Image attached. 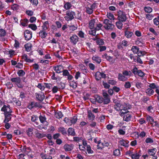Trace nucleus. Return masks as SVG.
<instances>
[{
	"instance_id": "nucleus-52",
	"label": "nucleus",
	"mask_w": 159,
	"mask_h": 159,
	"mask_svg": "<svg viewBox=\"0 0 159 159\" xmlns=\"http://www.w3.org/2000/svg\"><path fill=\"white\" fill-rule=\"evenodd\" d=\"M39 89H40L42 91H44L45 89V87L42 84L39 83L38 84V85L37 86Z\"/></svg>"
},
{
	"instance_id": "nucleus-63",
	"label": "nucleus",
	"mask_w": 159,
	"mask_h": 159,
	"mask_svg": "<svg viewBox=\"0 0 159 159\" xmlns=\"http://www.w3.org/2000/svg\"><path fill=\"white\" fill-rule=\"evenodd\" d=\"M149 87L150 89L151 88L152 89H157L158 88L157 86L155 84V83H152L150 84L149 85Z\"/></svg>"
},
{
	"instance_id": "nucleus-40",
	"label": "nucleus",
	"mask_w": 159,
	"mask_h": 159,
	"mask_svg": "<svg viewBox=\"0 0 159 159\" xmlns=\"http://www.w3.org/2000/svg\"><path fill=\"white\" fill-rule=\"evenodd\" d=\"M36 137L39 139H41L45 137L46 136L45 134H41L37 132L35 134Z\"/></svg>"
},
{
	"instance_id": "nucleus-41",
	"label": "nucleus",
	"mask_w": 159,
	"mask_h": 159,
	"mask_svg": "<svg viewBox=\"0 0 159 159\" xmlns=\"http://www.w3.org/2000/svg\"><path fill=\"white\" fill-rule=\"evenodd\" d=\"M39 120L41 123H43L46 121V118L44 116L40 115L39 116Z\"/></svg>"
},
{
	"instance_id": "nucleus-36",
	"label": "nucleus",
	"mask_w": 159,
	"mask_h": 159,
	"mask_svg": "<svg viewBox=\"0 0 159 159\" xmlns=\"http://www.w3.org/2000/svg\"><path fill=\"white\" fill-rule=\"evenodd\" d=\"M58 131L61 133L63 135H66V131L65 129L63 127H59L58 129Z\"/></svg>"
},
{
	"instance_id": "nucleus-24",
	"label": "nucleus",
	"mask_w": 159,
	"mask_h": 159,
	"mask_svg": "<svg viewBox=\"0 0 159 159\" xmlns=\"http://www.w3.org/2000/svg\"><path fill=\"white\" fill-rule=\"evenodd\" d=\"M134 34L131 31L126 30L125 31V35L127 38H130Z\"/></svg>"
},
{
	"instance_id": "nucleus-34",
	"label": "nucleus",
	"mask_w": 159,
	"mask_h": 159,
	"mask_svg": "<svg viewBox=\"0 0 159 159\" xmlns=\"http://www.w3.org/2000/svg\"><path fill=\"white\" fill-rule=\"evenodd\" d=\"M146 120L147 121L150 123L151 124L153 125V122L154 121V120L152 117L149 115L147 116H146Z\"/></svg>"
},
{
	"instance_id": "nucleus-31",
	"label": "nucleus",
	"mask_w": 159,
	"mask_h": 159,
	"mask_svg": "<svg viewBox=\"0 0 159 159\" xmlns=\"http://www.w3.org/2000/svg\"><path fill=\"white\" fill-rule=\"evenodd\" d=\"M32 44L30 43H28L25 45V47L26 50L27 52H29L31 50Z\"/></svg>"
},
{
	"instance_id": "nucleus-4",
	"label": "nucleus",
	"mask_w": 159,
	"mask_h": 159,
	"mask_svg": "<svg viewBox=\"0 0 159 159\" xmlns=\"http://www.w3.org/2000/svg\"><path fill=\"white\" fill-rule=\"evenodd\" d=\"M1 111L3 112V114L10 112H12L11 107L8 104H4L1 109Z\"/></svg>"
},
{
	"instance_id": "nucleus-21",
	"label": "nucleus",
	"mask_w": 159,
	"mask_h": 159,
	"mask_svg": "<svg viewBox=\"0 0 159 159\" xmlns=\"http://www.w3.org/2000/svg\"><path fill=\"white\" fill-rule=\"evenodd\" d=\"M122 104L120 102L117 101L116 103V105L114 106V108L117 111H121Z\"/></svg>"
},
{
	"instance_id": "nucleus-25",
	"label": "nucleus",
	"mask_w": 159,
	"mask_h": 159,
	"mask_svg": "<svg viewBox=\"0 0 159 159\" xmlns=\"http://www.w3.org/2000/svg\"><path fill=\"white\" fill-rule=\"evenodd\" d=\"M148 154L150 156H154L157 152V149L155 148L149 149L148 150Z\"/></svg>"
},
{
	"instance_id": "nucleus-5",
	"label": "nucleus",
	"mask_w": 159,
	"mask_h": 159,
	"mask_svg": "<svg viewBox=\"0 0 159 159\" xmlns=\"http://www.w3.org/2000/svg\"><path fill=\"white\" fill-rule=\"evenodd\" d=\"M120 115L121 116H124L123 120L125 121H128L131 118V115L129 113V111H122L120 112Z\"/></svg>"
},
{
	"instance_id": "nucleus-46",
	"label": "nucleus",
	"mask_w": 159,
	"mask_h": 159,
	"mask_svg": "<svg viewBox=\"0 0 159 159\" xmlns=\"http://www.w3.org/2000/svg\"><path fill=\"white\" fill-rule=\"evenodd\" d=\"M107 17L110 20H114L115 19L114 16L113 14L109 13L107 14Z\"/></svg>"
},
{
	"instance_id": "nucleus-51",
	"label": "nucleus",
	"mask_w": 159,
	"mask_h": 159,
	"mask_svg": "<svg viewBox=\"0 0 159 159\" xmlns=\"http://www.w3.org/2000/svg\"><path fill=\"white\" fill-rule=\"evenodd\" d=\"M134 61L140 64H142L143 62L141 59L139 57H136L134 58Z\"/></svg>"
},
{
	"instance_id": "nucleus-43",
	"label": "nucleus",
	"mask_w": 159,
	"mask_h": 159,
	"mask_svg": "<svg viewBox=\"0 0 159 159\" xmlns=\"http://www.w3.org/2000/svg\"><path fill=\"white\" fill-rule=\"evenodd\" d=\"M55 116L57 118L60 119L62 117L63 115L61 112L58 111L55 113Z\"/></svg>"
},
{
	"instance_id": "nucleus-22",
	"label": "nucleus",
	"mask_w": 159,
	"mask_h": 159,
	"mask_svg": "<svg viewBox=\"0 0 159 159\" xmlns=\"http://www.w3.org/2000/svg\"><path fill=\"white\" fill-rule=\"evenodd\" d=\"M118 80L121 81H125L128 80L127 78L123 74L119 73L118 74Z\"/></svg>"
},
{
	"instance_id": "nucleus-45",
	"label": "nucleus",
	"mask_w": 159,
	"mask_h": 159,
	"mask_svg": "<svg viewBox=\"0 0 159 159\" xmlns=\"http://www.w3.org/2000/svg\"><path fill=\"white\" fill-rule=\"evenodd\" d=\"M96 43L97 44L99 45H103L104 44V42L102 39L98 38V40L96 41Z\"/></svg>"
},
{
	"instance_id": "nucleus-56",
	"label": "nucleus",
	"mask_w": 159,
	"mask_h": 159,
	"mask_svg": "<svg viewBox=\"0 0 159 159\" xmlns=\"http://www.w3.org/2000/svg\"><path fill=\"white\" fill-rule=\"evenodd\" d=\"M87 151L89 154H92L93 152V151L91 149V147L89 145L87 146Z\"/></svg>"
},
{
	"instance_id": "nucleus-1",
	"label": "nucleus",
	"mask_w": 159,
	"mask_h": 159,
	"mask_svg": "<svg viewBox=\"0 0 159 159\" xmlns=\"http://www.w3.org/2000/svg\"><path fill=\"white\" fill-rule=\"evenodd\" d=\"M96 7L95 3H93L91 5L89 2H87V5L85 7V12L89 14H91L93 12V10Z\"/></svg>"
},
{
	"instance_id": "nucleus-54",
	"label": "nucleus",
	"mask_w": 159,
	"mask_h": 159,
	"mask_svg": "<svg viewBox=\"0 0 159 159\" xmlns=\"http://www.w3.org/2000/svg\"><path fill=\"white\" fill-rule=\"evenodd\" d=\"M17 74L19 76H22L25 74V72L23 70H20L17 72Z\"/></svg>"
},
{
	"instance_id": "nucleus-6",
	"label": "nucleus",
	"mask_w": 159,
	"mask_h": 159,
	"mask_svg": "<svg viewBox=\"0 0 159 159\" xmlns=\"http://www.w3.org/2000/svg\"><path fill=\"white\" fill-rule=\"evenodd\" d=\"M75 15V12L72 11H67L64 17L65 20L67 21L71 20L74 19V16Z\"/></svg>"
},
{
	"instance_id": "nucleus-53",
	"label": "nucleus",
	"mask_w": 159,
	"mask_h": 159,
	"mask_svg": "<svg viewBox=\"0 0 159 159\" xmlns=\"http://www.w3.org/2000/svg\"><path fill=\"white\" fill-rule=\"evenodd\" d=\"M140 155L139 154H133V155H131V157L133 159H139Z\"/></svg>"
},
{
	"instance_id": "nucleus-57",
	"label": "nucleus",
	"mask_w": 159,
	"mask_h": 159,
	"mask_svg": "<svg viewBox=\"0 0 159 159\" xmlns=\"http://www.w3.org/2000/svg\"><path fill=\"white\" fill-rule=\"evenodd\" d=\"M96 30L95 29H94L93 30L91 29V30L89 31V34H90L95 36L96 35Z\"/></svg>"
},
{
	"instance_id": "nucleus-37",
	"label": "nucleus",
	"mask_w": 159,
	"mask_h": 159,
	"mask_svg": "<svg viewBox=\"0 0 159 159\" xmlns=\"http://www.w3.org/2000/svg\"><path fill=\"white\" fill-rule=\"evenodd\" d=\"M33 130V129L32 128H28L27 129L26 131V132L27 133V134L29 136H32L33 134L32 131Z\"/></svg>"
},
{
	"instance_id": "nucleus-30",
	"label": "nucleus",
	"mask_w": 159,
	"mask_h": 159,
	"mask_svg": "<svg viewBox=\"0 0 159 159\" xmlns=\"http://www.w3.org/2000/svg\"><path fill=\"white\" fill-rule=\"evenodd\" d=\"M11 80L13 82L18 84H20L21 82L20 79L18 77L16 78H12Z\"/></svg>"
},
{
	"instance_id": "nucleus-55",
	"label": "nucleus",
	"mask_w": 159,
	"mask_h": 159,
	"mask_svg": "<svg viewBox=\"0 0 159 159\" xmlns=\"http://www.w3.org/2000/svg\"><path fill=\"white\" fill-rule=\"evenodd\" d=\"M25 13L29 16H31L33 15L34 12L32 10H27L26 11Z\"/></svg>"
},
{
	"instance_id": "nucleus-14",
	"label": "nucleus",
	"mask_w": 159,
	"mask_h": 159,
	"mask_svg": "<svg viewBox=\"0 0 159 159\" xmlns=\"http://www.w3.org/2000/svg\"><path fill=\"white\" fill-rule=\"evenodd\" d=\"M35 94L36 98L39 101L42 102L44 99L45 95L42 92L39 93H36Z\"/></svg>"
},
{
	"instance_id": "nucleus-18",
	"label": "nucleus",
	"mask_w": 159,
	"mask_h": 159,
	"mask_svg": "<svg viewBox=\"0 0 159 159\" xmlns=\"http://www.w3.org/2000/svg\"><path fill=\"white\" fill-rule=\"evenodd\" d=\"M129 142L127 140H125L124 139L120 140L119 143L120 145L123 146L125 147H128L129 146Z\"/></svg>"
},
{
	"instance_id": "nucleus-39",
	"label": "nucleus",
	"mask_w": 159,
	"mask_h": 159,
	"mask_svg": "<svg viewBox=\"0 0 159 159\" xmlns=\"http://www.w3.org/2000/svg\"><path fill=\"white\" fill-rule=\"evenodd\" d=\"M121 21L119 20L116 22V25L118 28L119 29H122V27L123 25V24Z\"/></svg>"
},
{
	"instance_id": "nucleus-49",
	"label": "nucleus",
	"mask_w": 159,
	"mask_h": 159,
	"mask_svg": "<svg viewBox=\"0 0 159 159\" xmlns=\"http://www.w3.org/2000/svg\"><path fill=\"white\" fill-rule=\"evenodd\" d=\"M11 8L13 10H17L19 9V6L16 4H14L11 6Z\"/></svg>"
},
{
	"instance_id": "nucleus-8",
	"label": "nucleus",
	"mask_w": 159,
	"mask_h": 159,
	"mask_svg": "<svg viewBox=\"0 0 159 159\" xmlns=\"http://www.w3.org/2000/svg\"><path fill=\"white\" fill-rule=\"evenodd\" d=\"M77 120V117L74 116L73 117L70 118V119L66 118L64 120L66 124L71 125L72 124H75Z\"/></svg>"
},
{
	"instance_id": "nucleus-35",
	"label": "nucleus",
	"mask_w": 159,
	"mask_h": 159,
	"mask_svg": "<svg viewBox=\"0 0 159 159\" xmlns=\"http://www.w3.org/2000/svg\"><path fill=\"white\" fill-rule=\"evenodd\" d=\"M88 117L89 120H94L95 116L92 113V112L90 111H88Z\"/></svg>"
},
{
	"instance_id": "nucleus-17",
	"label": "nucleus",
	"mask_w": 159,
	"mask_h": 159,
	"mask_svg": "<svg viewBox=\"0 0 159 159\" xmlns=\"http://www.w3.org/2000/svg\"><path fill=\"white\" fill-rule=\"evenodd\" d=\"M131 107V106L127 103H124L123 104H122L120 112H121V111H123V110L125 111H127L126 110L130 109Z\"/></svg>"
},
{
	"instance_id": "nucleus-9",
	"label": "nucleus",
	"mask_w": 159,
	"mask_h": 159,
	"mask_svg": "<svg viewBox=\"0 0 159 159\" xmlns=\"http://www.w3.org/2000/svg\"><path fill=\"white\" fill-rule=\"evenodd\" d=\"M131 71L134 75H137L140 77H143L145 75V73L143 72L140 70H138L136 67H135Z\"/></svg>"
},
{
	"instance_id": "nucleus-27",
	"label": "nucleus",
	"mask_w": 159,
	"mask_h": 159,
	"mask_svg": "<svg viewBox=\"0 0 159 159\" xmlns=\"http://www.w3.org/2000/svg\"><path fill=\"white\" fill-rule=\"evenodd\" d=\"M22 58L26 62L30 63L33 61V59H30L27 58V56L25 54H23L22 57Z\"/></svg>"
},
{
	"instance_id": "nucleus-59",
	"label": "nucleus",
	"mask_w": 159,
	"mask_h": 159,
	"mask_svg": "<svg viewBox=\"0 0 159 159\" xmlns=\"http://www.w3.org/2000/svg\"><path fill=\"white\" fill-rule=\"evenodd\" d=\"M29 20L27 19H25L21 23V25L24 26L26 25L27 23L28 22Z\"/></svg>"
},
{
	"instance_id": "nucleus-23",
	"label": "nucleus",
	"mask_w": 159,
	"mask_h": 159,
	"mask_svg": "<svg viewBox=\"0 0 159 159\" xmlns=\"http://www.w3.org/2000/svg\"><path fill=\"white\" fill-rule=\"evenodd\" d=\"M45 31L42 30L39 32V36L42 39L46 38L47 35L48 34L45 32Z\"/></svg>"
},
{
	"instance_id": "nucleus-19",
	"label": "nucleus",
	"mask_w": 159,
	"mask_h": 159,
	"mask_svg": "<svg viewBox=\"0 0 159 159\" xmlns=\"http://www.w3.org/2000/svg\"><path fill=\"white\" fill-rule=\"evenodd\" d=\"M74 146L73 144H66L64 146V148L66 151H71Z\"/></svg>"
},
{
	"instance_id": "nucleus-16",
	"label": "nucleus",
	"mask_w": 159,
	"mask_h": 159,
	"mask_svg": "<svg viewBox=\"0 0 159 159\" xmlns=\"http://www.w3.org/2000/svg\"><path fill=\"white\" fill-rule=\"evenodd\" d=\"M53 69L57 73H61L63 70V68L62 66L61 65H57L54 66Z\"/></svg>"
},
{
	"instance_id": "nucleus-61",
	"label": "nucleus",
	"mask_w": 159,
	"mask_h": 159,
	"mask_svg": "<svg viewBox=\"0 0 159 159\" xmlns=\"http://www.w3.org/2000/svg\"><path fill=\"white\" fill-rule=\"evenodd\" d=\"M144 10L145 12L148 13H150L152 11V9L150 7H145L144 8Z\"/></svg>"
},
{
	"instance_id": "nucleus-38",
	"label": "nucleus",
	"mask_w": 159,
	"mask_h": 159,
	"mask_svg": "<svg viewBox=\"0 0 159 159\" xmlns=\"http://www.w3.org/2000/svg\"><path fill=\"white\" fill-rule=\"evenodd\" d=\"M97 147L98 149H102L104 148L103 143H101L100 140L98 141Z\"/></svg>"
},
{
	"instance_id": "nucleus-47",
	"label": "nucleus",
	"mask_w": 159,
	"mask_h": 159,
	"mask_svg": "<svg viewBox=\"0 0 159 159\" xmlns=\"http://www.w3.org/2000/svg\"><path fill=\"white\" fill-rule=\"evenodd\" d=\"M135 85L136 87L139 89H140L143 87V84L139 82H137Z\"/></svg>"
},
{
	"instance_id": "nucleus-12",
	"label": "nucleus",
	"mask_w": 159,
	"mask_h": 159,
	"mask_svg": "<svg viewBox=\"0 0 159 159\" xmlns=\"http://www.w3.org/2000/svg\"><path fill=\"white\" fill-rule=\"evenodd\" d=\"M103 102L105 104H107L109 103L110 101L109 96L107 93H103Z\"/></svg>"
},
{
	"instance_id": "nucleus-7",
	"label": "nucleus",
	"mask_w": 159,
	"mask_h": 159,
	"mask_svg": "<svg viewBox=\"0 0 159 159\" xmlns=\"http://www.w3.org/2000/svg\"><path fill=\"white\" fill-rule=\"evenodd\" d=\"M87 46L86 48L88 51L94 53L96 52V48L94 44H92L90 43H86Z\"/></svg>"
},
{
	"instance_id": "nucleus-42",
	"label": "nucleus",
	"mask_w": 159,
	"mask_h": 159,
	"mask_svg": "<svg viewBox=\"0 0 159 159\" xmlns=\"http://www.w3.org/2000/svg\"><path fill=\"white\" fill-rule=\"evenodd\" d=\"M122 74L125 76H130L132 74V73L130 71H128L126 70H125L122 72Z\"/></svg>"
},
{
	"instance_id": "nucleus-11",
	"label": "nucleus",
	"mask_w": 159,
	"mask_h": 159,
	"mask_svg": "<svg viewBox=\"0 0 159 159\" xmlns=\"http://www.w3.org/2000/svg\"><path fill=\"white\" fill-rule=\"evenodd\" d=\"M70 39L72 43L75 45L78 41L79 37L76 35L74 34L70 37Z\"/></svg>"
},
{
	"instance_id": "nucleus-28",
	"label": "nucleus",
	"mask_w": 159,
	"mask_h": 159,
	"mask_svg": "<svg viewBox=\"0 0 159 159\" xmlns=\"http://www.w3.org/2000/svg\"><path fill=\"white\" fill-rule=\"evenodd\" d=\"M49 27V25L48 21H46L43 24L42 26V30H46L48 29Z\"/></svg>"
},
{
	"instance_id": "nucleus-10",
	"label": "nucleus",
	"mask_w": 159,
	"mask_h": 159,
	"mask_svg": "<svg viewBox=\"0 0 159 159\" xmlns=\"http://www.w3.org/2000/svg\"><path fill=\"white\" fill-rule=\"evenodd\" d=\"M95 76L96 80L98 81L101 79L102 78L105 79L106 77V75L103 72L98 71L95 73Z\"/></svg>"
},
{
	"instance_id": "nucleus-48",
	"label": "nucleus",
	"mask_w": 159,
	"mask_h": 159,
	"mask_svg": "<svg viewBox=\"0 0 159 159\" xmlns=\"http://www.w3.org/2000/svg\"><path fill=\"white\" fill-rule=\"evenodd\" d=\"M71 7V5L69 2H66L64 6V7L66 10H68Z\"/></svg>"
},
{
	"instance_id": "nucleus-13",
	"label": "nucleus",
	"mask_w": 159,
	"mask_h": 159,
	"mask_svg": "<svg viewBox=\"0 0 159 159\" xmlns=\"http://www.w3.org/2000/svg\"><path fill=\"white\" fill-rule=\"evenodd\" d=\"M12 112H10L4 114L5 116V119L4 121V123H7L11 120L12 117Z\"/></svg>"
},
{
	"instance_id": "nucleus-44",
	"label": "nucleus",
	"mask_w": 159,
	"mask_h": 159,
	"mask_svg": "<svg viewBox=\"0 0 159 159\" xmlns=\"http://www.w3.org/2000/svg\"><path fill=\"white\" fill-rule=\"evenodd\" d=\"M131 50L134 53H137L138 52L139 48L136 46H133L132 47Z\"/></svg>"
},
{
	"instance_id": "nucleus-32",
	"label": "nucleus",
	"mask_w": 159,
	"mask_h": 159,
	"mask_svg": "<svg viewBox=\"0 0 159 159\" xmlns=\"http://www.w3.org/2000/svg\"><path fill=\"white\" fill-rule=\"evenodd\" d=\"M146 93L149 96L153 95L154 93V91L150 88H148L145 91Z\"/></svg>"
},
{
	"instance_id": "nucleus-26",
	"label": "nucleus",
	"mask_w": 159,
	"mask_h": 159,
	"mask_svg": "<svg viewBox=\"0 0 159 159\" xmlns=\"http://www.w3.org/2000/svg\"><path fill=\"white\" fill-rule=\"evenodd\" d=\"M95 20L93 19L90 20L89 23V27L90 29H94L95 27Z\"/></svg>"
},
{
	"instance_id": "nucleus-64",
	"label": "nucleus",
	"mask_w": 159,
	"mask_h": 159,
	"mask_svg": "<svg viewBox=\"0 0 159 159\" xmlns=\"http://www.w3.org/2000/svg\"><path fill=\"white\" fill-rule=\"evenodd\" d=\"M62 72H63V75L64 76H68L69 74L70 73L68 72L67 70H63Z\"/></svg>"
},
{
	"instance_id": "nucleus-3",
	"label": "nucleus",
	"mask_w": 159,
	"mask_h": 159,
	"mask_svg": "<svg viewBox=\"0 0 159 159\" xmlns=\"http://www.w3.org/2000/svg\"><path fill=\"white\" fill-rule=\"evenodd\" d=\"M103 23L105 24L104 27L107 30H113L114 25L112 24L111 21L107 19H104L103 20Z\"/></svg>"
},
{
	"instance_id": "nucleus-29",
	"label": "nucleus",
	"mask_w": 159,
	"mask_h": 159,
	"mask_svg": "<svg viewBox=\"0 0 159 159\" xmlns=\"http://www.w3.org/2000/svg\"><path fill=\"white\" fill-rule=\"evenodd\" d=\"M92 59L93 60L95 61L98 64H99L101 61L100 58L97 56H93L92 57Z\"/></svg>"
},
{
	"instance_id": "nucleus-33",
	"label": "nucleus",
	"mask_w": 159,
	"mask_h": 159,
	"mask_svg": "<svg viewBox=\"0 0 159 159\" xmlns=\"http://www.w3.org/2000/svg\"><path fill=\"white\" fill-rule=\"evenodd\" d=\"M68 134L71 136H75V132L74 129L72 128H69L68 130Z\"/></svg>"
},
{
	"instance_id": "nucleus-15",
	"label": "nucleus",
	"mask_w": 159,
	"mask_h": 159,
	"mask_svg": "<svg viewBox=\"0 0 159 159\" xmlns=\"http://www.w3.org/2000/svg\"><path fill=\"white\" fill-rule=\"evenodd\" d=\"M32 33L28 30H26L24 32V36L26 40L30 39L32 37Z\"/></svg>"
},
{
	"instance_id": "nucleus-20",
	"label": "nucleus",
	"mask_w": 159,
	"mask_h": 159,
	"mask_svg": "<svg viewBox=\"0 0 159 159\" xmlns=\"http://www.w3.org/2000/svg\"><path fill=\"white\" fill-rule=\"evenodd\" d=\"M94 97L95 98L96 102L101 103L103 102V98L102 97L98 95H94Z\"/></svg>"
},
{
	"instance_id": "nucleus-2",
	"label": "nucleus",
	"mask_w": 159,
	"mask_h": 159,
	"mask_svg": "<svg viewBox=\"0 0 159 159\" xmlns=\"http://www.w3.org/2000/svg\"><path fill=\"white\" fill-rule=\"evenodd\" d=\"M118 17L117 19L121 21V22H125L127 17L126 16L125 13L123 11L119 10L117 11Z\"/></svg>"
},
{
	"instance_id": "nucleus-58",
	"label": "nucleus",
	"mask_w": 159,
	"mask_h": 159,
	"mask_svg": "<svg viewBox=\"0 0 159 159\" xmlns=\"http://www.w3.org/2000/svg\"><path fill=\"white\" fill-rule=\"evenodd\" d=\"M114 155L116 156L120 155V150L119 149H116L114 151Z\"/></svg>"
},
{
	"instance_id": "nucleus-62",
	"label": "nucleus",
	"mask_w": 159,
	"mask_h": 159,
	"mask_svg": "<svg viewBox=\"0 0 159 159\" xmlns=\"http://www.w3.org/2000/svg\"><path fill=\"white\" fill-rule=\"evenodd\" d=\"M6 31L4 30L0 29V36H4L6 35Z\"/></svg>"
},
{
	"instance_id": "nucleus-60",
	"label": "nucleus",
	"mask_w": 159,
	"mask_h": 159,
	"mask_svg": "<svg viewBox=\"0 0 159 159\" xmlns=\"http://www.w3.org/2000/svg\"><path fill=\"white\" fill-rule=\"evenodd\" d=\"M153 140L152 139L148 138L146 139L145 140V142L146 143H153Z\"/></svg>"
},
{
	"instance_id": "nucleus-50",
	"label": "nucleus",
	"mask_w": 159,
	"mask_h": 159,
	"mask_svg": "<svg viewBox=\"0 0 159 159\" xmlns=\"http://www.w3.org/2000/svg\"><path fill=\"white\" fill-rule=\"evenodd\" d=\"M29 27L31 28L33 30L35 31L37 29V26L35 24H30L28 26Z\"/></svg>"
}]
</instances>
